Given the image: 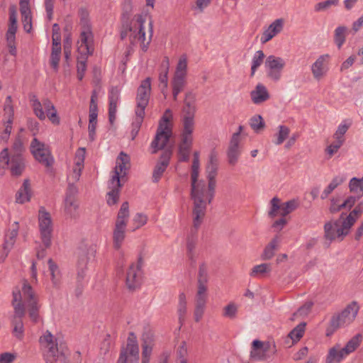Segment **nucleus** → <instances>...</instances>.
<instances>
[{
  "instance_id": "1",
  "label": "nucleus",
  "mask_w": 363,
  "mask_h": 363,
  "mask_svg": "<svg viewBox=\"0 0 363 363\" xmlns=\"http://www.w3.org/2000/svg\"><path fill=\"white\" fill-rule=\"evenodd\" d=\"M210 189L206 187L205 181L200 180L198 185L191 187V199L193 201V227L196 233L201 225L206 213L207 205L211 203L215 195V190L211 197Z\"/></svg>"
},
{
  "instance_id": "2",
  "label": "nucleus",
  "mask_w": 363,
  "mask_h": 363,
  "mask_svg": "<svg viewBox=\"0 0 363 363\" xmlns=\"http://www.w3.org/2000/svg\"><path fill=\"white\" fill-rule=\"evenodd\" d=\"M129 167L130 158L127 154L121 152L116 159V165L113 171V174L108 182L110 189L107 193V203L108 205H114L118 202L120 189L122 186L121 180L125 177Z\"/></svg>"
},
{
  "instance_id": "3",
  "label": "nucleus",
  "mask_w": 363,
  "mask_h": 363,
  "mask_svg": "<svg viewBox=\"0 0 363 363\" xmlns=\"http://www.w3.org/2000/svg\"><path fill=\"white\" fill-rule=\"evenodd\" d=\"M40 342L43 347V356L46 363H65L67 348L59 346L57 339L48 330L40 337Z\"/></svg>"
},
{
  "instance_id": "4",
  "label": "nucleus",
  "mask_w": 363,
  "mask_h": 363,
  "mask_svg": "<svg viewBox=\"0 0 363 363\" xmlns=\"http://www.w3.org/2000/svg\"><path fill=\"white\" fill-rule=\"evenodd\" d=\"M134 25L129 26L128 23L125 26V29L122 30L121 33V39H124L127 35L128 32H130V37L134 39H138L141 42V48L143 52H146L148 48V45L151 41V38L152 37L153 33V24L152 21L150 20L149 22V38L148 40L145 43V33L144 31L143 24L145 21V16L142 14H136L134 16L133 20Z\"/></svg>"
},
{
  "instance_id": "5",
  "label": "nucleus",
  "mask_w": 363,
  "mask_h": 363,
  "mask_svg": "<svg viewBox=\"0 0 363 363\" xmlns=\"http://www.w3.org/2000/svg\"><path fill=\"white\" fill-rule=\"evenodd\" d=\"M343 214L339 219L326 222L324 225V245L328 247L332 242L337 240L342 241L350 232L349 227L342 220Z\"/></svg>"
},
{
  "instance_id": "6",
  "label": "nucleus",
  "mask_w": 363,
  "mask_h": 363,
  "mask_svg": "<svg viewBox=\"0 0 363 363\" xmlns=\"http://www.w3.org/2000/svg\"><path fill=\"white\" fill-rule=\"evenodd\" d=\"M129 215V203L128 201H125L122 203L118 213L113 232V247L116 250L121 248L125 238V228Z\"/></svg>"
},
{
  "instance_id": "7",
  "label": "nucleus",
  "mask_w": 363,
  "mask_h": 363,
  "mask_svg": "<svg viewBox=\"0 0 363 363\" xmlns=\"http://www.w3.org/2000/svg\"><path fill=\"white\" fill-rule=\"evenodd\" d=\"M361 341L362 335L357 334L347 342L344 347L340 348L339 345H337L330 348L326 358V363H340L359 347Z\"/></svg>"
},
{
  "instance_id": "8",
  "label": "nucleus",
  "mask_w": 363,
  "mask_h": 363,
  "mask_svg": "<svg viewBox=\"0 0 363 363\" xmlns=\"http://www.w3.org/2000/svg\"><path fill=\"white\" fill-rule=\"evenodd\" d=\"M359 309L357 302L354 301L349 303L341 313L333 315L330 321V328H332V332L345 324L351 323L355 319Z\"/></svg>"
},
{
  "instance_id": "9",
  "label": "nucleus",
  "mask_w": 363,
  "mask_h": 363,
  "mask_svg": "<svg viewBox=\"0 0 363 363\" xmlns=\"http://www.w3.org/2000/svg\"><path fill=\"white\" fill-rule=\"evenodd\" d=\"M38 225L40 239L45 248L51 246L53 224L50 213L41 206L38 211Z\"/></svg>"
},
{
  "instance_id": "10",
  "label": "nucleus",
  "mask_w": 363,
  "mask_h": 363,
  "mask_svg": "<svg viewBox=\"0 0 363 363\" xmlns=\"http://www.w3.org/2000/svg\"><path fill=\"white\" fill-rule=\"evenodd\" d=\"M277 347L274 342H262L259 340H255L252 342L250 358L255 361H266L272 355L277 352Z\"/></svg>"
},
{
  "instance_id": "11",
  "label": "nucleus",
  "mask_w": 363,
  "mask_h": 363,
  "mask_svg": "<svg viewBox=\"0 0 363 363\" xmlns=\"http://www.w3.org/2000/svg\"><path fill=\"white\" fill-rule=\"evenodd\" d=\"M0 167L9 168L12 175L20 176L25 169L23 156H9V149L5 147L0 152Z\"/></svg>"
},
{
  "instance_id": "12",
  "label": "nucleus",
  "mask_w": 363,
  "mask_h": 363,
  "mask_svg": "<svg viewBox=\"0 0 363 363\" xmlns=\"http://www.w3.org/2000/svg\"><path fill=\"white\" fill-rule=\"evenodd\" d=\"M151 94V78L147 77L143 80L137 89L135 97L136 108L135 115L145 114V108L147 106Z\"/></svg>"
},
{
  "instance_id": "13",
  "label": "nucleus",
  "mask_w": 363,
  "mask_h": 363,
  "mask_svg": "<svg viewBox=\"0 0 363 363\" xmlns=\"http://www.w3.org/2000/svg\"><path fill=\"white\" fill-rule=\"evenodd\" d=\"M30 150L34 158L41 164L47 168L52 166L54 159L49 147L45 143L35 138L30 143Z\"/></svg>"
},
{
  "instance_id": "14",
  "label": "nucleus",
  "mask_w": 363,
  "mask_h": 363,
  "mask_svg": "<svg viewBox=\"0 0 363 363\" xmlns=\"http://www.w3.org/2000/svg\"><path fill=\"white\" fill-rule=\"evenodd\" d=\"M143 258L140 257L137 264H131L128 269L125 276V285L129 291H133L140 287L143 281Z\"/></svg>"
},
{
  "instance_id": "15",
  "label": "nucleus",
  "mask_w": 363,
  "mask_h": 363,
  "mask_svg": "<svg viewBox=\"0 0 363 363\" xmlns=\"http://www.w3.org/2000/svg\"><path fill=\"white\" fill-rule=\"evenodd\" d=\"M80 24L82 30L80 34L81 45L78 48V50L85 56L91 55L94 52L92 45L93 34L91 25L89 20L84 16L81 18Z\"/></svg>"
},
{
  "instance_id": "16",
  "label": "nucleus",
  "mask_w": 363,
  "mask_h": 363,
  "mask_svg": "<svg viewBox=\"0 0 363 363\" xmlns=\"http://www.w3.org/2000/svg\"><path fill=\"white\" fill-rule=\"evenodd\" d=\"M22 293L23 300L27 304L29 317L35 323L39 319L38 311L40 306L38 304V298L30 285L26 281L23 283Z\"/></svg>"
},
{
  "instance_id": "17",
  "label": "nucleus",
  "mask_w": 363,
  "mask_h": 363,
  "mask_svg": "<svg viewBox=\"0 0 363 363\" xmlns=\"http://www.w3.org/2000/svg\"><path fill=\"white\" fill-rule=\"evenodd\" d=\"M128 354L133 358L130 361L133 360L135 363L138 362L139 359V347L137 337L133 332L129 333L126 347L121 349L117 363H127Z\"/></svg>"
},
{
  "instance_id": "18",
  "label": "nucleus",
  "mask_w": 363,
  "mask_h": 363,
  "mask_svg": "<svg viewBox=\"0 0 363 363\" xmlns=\"http://www.w3.org/2000/svg\"><path fill=\"white\" fill-rule=\"evenodd\" d=\"M218 168V153L215 149H213L208 157V162L206 165V177L208 179V184L211 192L216 189V177L217 175ZM212 197V193H211Z\"/></svg>"
},
{
  "instance_id": "19",
  "label": "nucleus",
  "mask_w": 363,
  "mask_h": 363,
  "mask_svg": "<svg viewBox=\"0 0 363 363\" xmlns=\"http://www.w3.org/2000/svg\"><path fill=\"white\" fill-rule=\"evenodd\" d=\"M284 59L274 55H269L265 60V67L269 70L267 76L274 81H278L281 78V72L285 66Z\"/></svg>"
},
{
  "instance_id": "20",
  "label": "nucleus",
  "mask_w": 363,
  "mask_h": 363,
  "mask_svg": "<svg viewBox=\"0 0 363 363\" xmlns=\"http://www.w3.org/2000/svg\"><path fill=\"white\" fill-rule=\"evenodd\" d=\"M14 315L12 319V325L13 326V333L18 339H21L23 336V323L22 318L25 315V307L23 304L18 303L14 305Z\"/></svg>"
},
{
  "instance_id": "21",
  "label": "nucleus",
  "mask_w": 363,
  "mask_h": 363,
  "mask_svg": "<svg viewBox=\"0 0 363 363\" xmlns=\"http://www.w3.org/2000/svg\"><path fill=\"white\" fill-rule=\"evenodd\" d=\"M172 155V150L171 149H166L163 151L160 156V160L156 164L153 170V182L157 183L159 182L167 166L169 165Z\"/></svg>"
},
{
  "instance_id": "22",
  "label": "nucleus",
  "mask_w": 363,
  "mask_h": 363,
  "mask_svg": "<svg viewBox=\"0 0 363 363\" xmlns=\"http://www.w3.org/2000/svg\"><path fill=\"white\" fill-rule=\"evenodd\" d=\"M171 136V130H166V127L159 125L155 139L151 143L152 148L154 149L152 153L155 154L159 150L163 149L167 145Z\"/></svg>"
},
{
  "instance_id": "23",
  "label": "nucleus",
  "mask_w": 363,
  "mask_h": 363,
  "mask_svg": "<svg viewBox=\"0 0 363 363\" xmlns=\"http://www.w3.org/2000/svg\"><path fill=\"white\" fill-rule=\"evenodd\" d=\"M240 142V133H233L227 152L228 163L230 165H235L238 161V158L241 152Z\"/></svg>"
},
{
  "instance_id": "24",
  "label": "nucleus",
  "mask_w": 363,
  "mask_h": 363,
  "mask_svg": "<svg viewBox=\"0 0 363 363\" xmlns=\"http://www.w3.org/2000/svg\"><path fill=\"white\" fill-rule=\"evenodd\" d=\"M206 291L207 288H203V286L198 289L194 310V320L196 322H199L204 313L207 299Z\"/></svg>"
},
{
  "instance_id": "25",
  "label": "nucleus",
  "mask_w": 363,
  "mask_h": 363,
  "mask_svg": "<svg viewBox=\"0 0 363 363\" xmlns=\"http://www.w3.org/2000/svg\"><path fill=\"white\" fill-rule=\"evenodd\" d=\"M120 99V90L117 87H112L108 96V120L111 125L113 124L117 112V105Z\"/></svg>"
},
{
  "instance_id": "26",
  "label": "nucleus",
  "mask_w": 363,
  "mask_h": 363,
  "mask_svg": "<svg viewBox=\"0 0 363 363\" xmlns=\"http://www.w3.org/2000/svg\"><path fill=\"white\" fill-rule=\"evenodd\" d=\"M283 27L284 21L281 18L277 19L272 22L262 35L260 39L262 43H266L272 39L274 36H276L278 33H281V31L283 30Z\"/></svg>"
},
{
  "instance_id": "27",
  "label": "nucleus",
  "mask_w": 363,
  "mask_h": 363,
  "mask_svg": "<svg viewBox=\"0 0 363 363\" xmlns=\"http://www.w3.org/2000/svg\"><path fill=\"white\" fill-rule=\"evenodd\" d=\"M64 213L66 219L77 220L79 217V203L77 199L65 198Z\"/></svg>"
},
{
  "instance_id": "28",
  "label": "nucleus",
  "mask_w": 363,
  "mask_h": 363,
  "mask_svg": "<svg viewBox=\"0 0 363 363\" xmlns=\"http://www.w3.org/2000/svg\"><path fill=\"white\" fill-rule=\"evenodd\" d=\"M250 97L255 104H260L267 101L270 96L266 86L262 84H258L255 89L251 91Z\"/></svg>"
},
{
  "instance_id": "29",
  "label": "nucleus",
  "mask_w": 363,
  "mask_h": 363,
  "mask_svg": "<svg viewBox=\"0 0 363 363\" xmlns=\"http://www.w3.org/2000/svg\"><path fill=\"white\" fill-rule=\"evenodd\" d=\"M328 55H320L311 66V72L315 79H320L326 73L325 60Z\"/></svg>"
},
{
  "instance_id": "30",
  "label": "nucleus",
  "mask_w": 363,
  "mask_h": 363,
  "mask_svg": "<svg viewBox=\"0 0 363 363\" xmlns=\"http://www.w3.org/2000/svg\"><path fill=\"white\" fill-rule=\"evenodd\" d=\"M184 103V116L194 117L196 111V95L191 91L187 92L186 94Z\"/></svg>"
},
{
  "instance_id": "31",
  "label": "nucleus",
  "mask_w": 363,
  "mask_h": 363,
  "mask_svg": "<svg viewBox=\"0 0 363 363\" xmlns=\"http://www.w3.org/2000/svg\"><path fill=\"white\" fill-rule=\"evenodd\" d=\"M169 68V61L167 57H164L160 67V72L159 74V81L160 84L163 85V87L161 88L162 93L164 94V91L167 88L168 85V72Z\"/></svg>"
},
{
  "instance_id": "32",
  "label": "nucleus",
  "mask_w": 363,
  "mask_h": 363,
  "mask_svg": "<svg viewBox=\"0 0 363 363\" xmlns=\"http://www.w3.org/2000/svg\"><path fill=\"white\" fill-rule=\"evenodd\" d=\"M194 128V117L184 116L183 118V132L182 138L186 143L189 140H192L191 134Z\"/></svg>"
},
{
  "instance_id": "33",
  "label": "nucleus",
  "mask_w": 363,
  "mask_h": 363,
  "mask_svg": "<svg viewBox=\"0 0 363 363\" xmlns=\"http://www.w3.org/2000/svg\"><path fill=\"white\" fill-rule=\"evenodd\" d=\"M30 182L28 179H25L22 186L16 193V201L17 203H24L30 201Z\"/></svg>"
},
{
  "instance_id": "34",
  "label": "nucleus",
  "mask_w": 363,
  "mask_h": 363,
  "mask_svg": "<svg viewBox=\"0 0 363 363\" xmlns=\"http://www.w3.org/2000/svg\"><path fill=\"white\" fill-rule=\"evenodd\" d=\"M363 213V203H358L355 208L350 213L348 216H345V213L343 214L342 220L344 223L349 227L350 229L351 227L354 224L357 218H359L362 213Z\"/></svg>"
},
{
  "instance_id": "35",
  "label": "nucleus",
  "mask_w": 363,
  "mask_h": 363,
  "mask_svg": "<svg viewBox=\"0 0 363 363\" xmlns=\"http://www.w3.org/2000/svg\"><path fill=\"white\" fill-rule=\"evenodd\" d=\"M19 225L18 222H14L11 225V229L9 230L8 234L6 235L4 248L5 250L9 251L13 246L16 238L18 235Z\"/></svg>"
},
{
  "instance_id": "36",
  "label": "nucleus",
  "mask_w": 363,
  "mask_h": 363,
  "mask_svg": "<svg viewBox=\"0 0 363 363\" xmlns=\"http://www.w3.org/2000/svg\"><path fill=\"white\" fill-rule=\"evenodd\" d=\"M279 243V238L278 236H275L269 242V243L265 247L264 251L261 255L262 260L271 259L275 254V251L277 250Z\"/></svg>"
},
{
  "instance_id": "37",
  "label": "nucleus",
  "mask_w": 363,
  "mask_h": 363,
  "mask_svg": "<svg viewBox=\"0 0 363 363\" xmlns=\"http://www.w3.org/2000/svg\"><path fill=\"white\" fill-rule=\"evenodd\" d=\"M192 145V140H189L186 143L182 138V143L179 145L178 156L179 161L187 162L189 160V152Z\"/></svg>"
},
{
  "instance_id": "38",
  "label": "nucleus",
  "mask_w": 363,
  "mask_h": 363,
  "mask_svg": "<svg viewBox=\"0 0 363 363\" xmlns=\"http://www.w3.org/2000/svg\"><path fill=\"white\" fill-rule=\"evenodd\" d=\"M89 258L86 255H82L77 264V281L82 282L86 277V271L88 269Z\"/></svg>"
},
{
  "instance_id": "39",
  "label": "nucleus",
  "mask_w": 363,
  "mask_h": 363,
  "mask_svg": "<svg viewBox=\"0 0 363 363\" xmlns=\"http://www.w3.org/2000/svg\"><path fill=\"white\" fill-rule=\"evenodd\" d=\"M177 313L179 315V321L182 325L185 320V316L186 314V295L184 293H181L179 296Z\"/></svg>"
},
{
  "instance_id": "40",
  "label": "nucleus",
  "mask_w": 363,
  "mask_h": 363,
  "mask_svg": "<svg viewBox=\"0 0 363 363\" xmlns=\"http://www.w3.org/2000/svg\"><path fill=\"white\" fill-rule=\"evenodd\" d=\"M306 325V323H301L289 333L288 337L292 340V344L296 343L303 337Z\"/></svg>"
},
{
  "instance_id": "41",
  "label": "nucleus",
  "mask_w": 363,
  "mask_h": 363,
  "mask_svg": "<svg viewBox=\"0 0 363 363\" xmlns=\"http://www.w3.org/2000/svg\"><path fill=\"white\" fill-rule=\"evenodd\" d=\"M272 270V265L269 263H263L255 265L252 269L250 276L252 277H263L265 274L270 272Z\"/></svg>"
},
{
  "instance_id": "42",
  "label": "nucleus",
  "mask_w": 363,
  "mask_h": 363,
  "mask_svg": "<svg viewBox=\"0 0 363 363\" xmlns=\"http://www.w3.org/2000/svg\"><path fill=\"white\" fill-rule=\"evenodd\" d=\"M30 100L32 102V107L35 115L41 121L45 119V113L42 108V104L35 95H30Z\"/></svg>"
},
{
  "instance_id": "43",
  "label": "nucleus",
  "mask_w": 363,
  "mask_h": 363,
  "mask_svg": "<svg viewBox=\"0 0 363 363\" xmlns=\"http://www.w3.org/2000/svg\"><path fill=\"white\" fill-rule=\"evenodd\" d=\"M349 187L350 191L354 193L358 196V197H361L363 195V177L362 179H357L356 177H353L349 184Z\"/></svg>"
},
{
  "instance_id": "44",
  "label": "nucleus",
  "mask_w": 363,
  "mask_h": 363,
  "mask_svg": "<svg viewBox=\"0 0 363 363\" xmlns=\"http://www.w3.org/2000/svg\"><path fill=\"white\" fill-rule=\"evenodd\" d=\"M49 270L51 274V279L54 286L57 287L60 284V271L57 265L53 262L52 259L48 260Z\"/></svg>"
},
{
  "instance_id": "45",
  "label": "nucleus",
  "mask_w": 363,
  "mask_h": 363,
  "mask_svg": "<svg viewBox=\"0 0 363 363\" xmlns=\"http://www.w3.org/2000/svg\"><path fill=\"white\" fill-rule=\"evenodd\" d=\"M264 57L265 55L262 50H258L255 52L252 61L251 76L255 74L257 68L262 64Z\"/></svg>"
},
{
  "instance_id": "46",
  "label": "nucleus",
  "mask_w": 363,
  "mask_h": 363,
  "mask_svg": "<svg viewBox=\"0 0 363 363\" xmlns=\"http://www.w3.org/2000/svg\"><path fill=\"white\" fill-rule=\"evenodd\" d=\"M278 128L279 132L274 135L276 138L274 143L279 145L289 137L290 129L286 125H279Z\"/></svg>"
},
{
  "instance_id": "47",
  "label": "nucleus",
  "mask_w": 363,
  "mask_h": 363,
  "mask_svg": "<svg viewBox=\"0 0 363 363\" xmlns=\"http://www.w3.org/2000/svg\"><path fill=\"white\" fill-rule=\"evenodd\" d=\"M298 206V203L294 199L285 202L281 204V211L280 212V215L282 217H284L296 210Z\"/></svg>"
},
{
  "instance_id": "48",
  "label": "nucleus",
  "mask_w": 363,
  "mask_h": 363,
  "mask_svg": "<svg viewBox=\"0 0 363 363\" xmlns=\"http://www.w3.org/2000/svg\"><path fill=\"white\" fill-rule=\"evenodd\" d=\"M148 218L147 216L142 213H137L133 218L132 223L133 225V231L141 228L145 225L147 222Z\"/></svg>"
},
{
  "instance_id": "49",
  "label": "nucleus",
  "mask_w": 363,
  "mask_h": 363,
  "mask_svg": "<svg viewBox=\"0 0 363 363\" xmlns=\"http://www.w3.org/2000/svg\"><path fill=\"white\" fill-rule=\"evenodd\" d=\"M347 28L345 26H339L335 30L334 40L339 48L345 41V32Z\"/></svg>"
},
{
  "instance_id": "50",
  "label": "nucleus",
  "mask_w": 363,
  "mask_h": 363,
  "mask_svg": "<svg viewBox=\"0 0 363 363\" xmlns=\"http://www.w3.org/2000/svg\"><path fill=\"white\" fill-rule=\"evenodd\" d=\"M25 151V147L22 140L19 135H18L13 143L11 147V155L23 156V152Z\"/></svg>"
},
{
  "instance_id": "51",
  "label": "nucleus",
  "mask_w": 363,
  "mask_h": 363,
  "mask_svg": "<svg viewBox=\"0 0 363 363\" xmlns=\"http://www.w3.org/2000/svg\"><path fill=\"white\" fill-rule=\"evenodd\" d=\"M208 281L207 268L205 264H202L199 267V277H198V288L203 287L207 288L206 284Z\"/></svg>"
},
{
  "instance_id": "52",
  "label": "nucleus",
  "mask_w": 363,
  "mask_h": 363,
  "mask_svg": "<svg viewBox=\"0 0 363 363\" xmlns=\"http://www.w3.org/2000/svg\"><path fill=\"white\" fill-rule=\"evenodd\" d=\"M271 209L268 213V215L270 218H274L278 214L280 215V212L281 211V204H280V200L277 197H274L271 201Z\"/></svg>"
},
{
  "instance_id": "53",
  "label": "nucleus",
  "mask_w": 363,
  "mask_h": 363,
  "mask_svg": "<svg viewBox=\"0 0 363 363\" xmlns=\"http://www.w3.org/2000/svg\"><path fill=\"white\" fill-rule=\"evenodd\" d=\"M250 125L252 130H254L256 133H258L262 130L265 126L264 120L260 115H256L253 116L250 119Z\"/></svg>"
},
{
  "instance_id": "54",
  "label": "nucleus",
  "mask_w": 363,
  "mask_h": 363,
  "mask_svg": "<svg viewBox=\"0 0 363 363\" xmlns=\"http://www.w3.org/2000/svg\"><path fill=\"white\" fill-rule=\"evenodd\" d=\"M145 116L144 115H135V118L134 121L132 123V130H131V137L132 140H134L137 135L138 134V132L140 130V128L142 125V123L143 122Z\"/></svg>"
},
{
  "instance_id": "55",
  "label": "nucleus",
  "mask_w": 363,
  "mask_h": 363,
  "mask_svg": "<svg viewBox=\"0 0 363 363\" xmlns=\"http://www.w3.org/2000/svg\"><path fill=\"white\" fill-rule=\"evenodd\" d=\"M186 69H187V60L185 56H182L180 57L176 68V71L174 75L177 76H186Z\"/></svg>"
},
{
  "instance_id": "56",
  "label": "nucleus",
  "mask_w": 363,
  "mask_h": 363,
  "mask_svg": "<svg viewBox=\"0 0 363 363\" xmlns=\"http://www.w3.org/2000/svg\"><path fill=\"white\" fill-rule=\"evenodd\" d=\"M339 0H326L316 4L314 9L316 12L326 11L332 6H337Z\"/></svg>"
},
{
  "instance_id": "57",
  "label": "nucleus",
  "mask_w": 363,
  "mask_h": 363,
  "mask_svg": "<svg viewBox=\"0 0 363 363\" xmlns=\"http://www.w3.org/2000/svg\"><path fill=\"white\" fill-rule=\"evenodd\" d=\"M313 306V303L307 302L303 306L300 307L298 310L294 313L292 316L290 318L291 321H294L297 316L306 315L311 311Z\"/></svg>"
},
{
  "instance_id": "58",
  "label": "nucleus",
  "mask_w": 363,
  "mask_h": 363,
  "mask_svg": "<svg viewBox=\"0 0 363 363\" xmlns=\"http://www.w3.org/2000/svg\"><path fill=\"white\" fill-rule=\"evenodd\" d=\"M86 149L79 147L75 154L74 166L84 168V162L85 159Z\"/></svg>"
},
{
  "instance_id": "59",
  "label": "nucleus",
  "mask_w": 363,
  "mask_h": 363,
  "mask_svg": "<svg viewBox=\"0 0 363 363\" xmlns=\"http://www.w3.org/2000/svg\"><path fill=\"white\" fill-rule=\"evenodd\" d=\"M186 85V77L174 75L172 82V88L182 91Z\"/></svg>"
},
{
  "instance_id": "60",
  "label": "nucleus",
  "mask_w": 363,
  "mask_h": 363,
  "mask_svg": "<svg viewBox=\"0 0 363 363\" xmlns=\"http://www.w3.org/2000/svg\"><path fill=\"white\" fill-rule=\"evenodd\" d=\"M238 308L235 303H231L223 308V316L233 319L235 318Z\"/></svg>"
},
{
  "instance_id": "61",
  "label": "nucleus",
  "mask_w": 363,
  "mask_h": 363,
  "mask_svg": "<svg viewBox=\"0 0 363 363\" xmlns=\"http://www.w3.org/2000/svg\"><path fill=\"white\" fill-rule=\"evenodd\" d=\"M172 119V113L170 109H167L164 113L162 118L160 121L159 125H162V127H166V130H170L168 126V123Z\"/></svg>"
},
{
  "instance_id": "62",
  "label": "nucleus",
  "mask_w": 363,
  "mask_h": 363,
  "mask_svg": "<svg viewBox=\"0 0 363 363\" xmlns=\"http://www.w3.org/2000/svg\"><path fill=\"white\" fill-rule=\"evenodd\" d=\"M11 96L6 97V104L4 105L5 114L7 115L8 119H13V108L11 105Z\"/></svg>"
},
{
  "instance_id": "63",
  "label": "nucleus",
  "mask_w": 363,
  "mask_h": 363,
  "mask_svg": "<svg viewBox=\"0 0 363 363\" xmlns=\"http://www.w3.org/2000/svg\"><path fill=\"white\" fill-rule=\"evenodd\" d=\"M22 23L26 32L30 33L32 29V17L31 14L21 15Z\"/></svg>"
},
{
  "instance_id": "64",
  "label": "nucleus",
  "mask_w": 363,
  "mask_h": 363,
  "mask_svg": "<svg viewBox=\"0 0 363 363\" xmlns=\"http://www.w3.org/2000/svg\"><path fill=\"white\" fill-rule=\"evenodd\" d=\"M342 145V144L341 143L340 140L335 141L333 143L327 147L325 152L330 156V157H331L335 153L337 152Z\"/></svg>"
}]
</instances>
